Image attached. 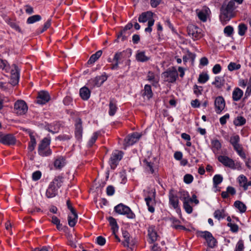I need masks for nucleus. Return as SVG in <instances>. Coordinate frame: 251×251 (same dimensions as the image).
Returning <instances> with one entry per match:
<instances>
[{
	"instance_id": "13d9d810",
	"label": "nucleus",
	"mask_w": 251,
	"mask_h": 251,
	"mask_svg": "<svg viewBox=\"0 0 251 251\" xmlns=\"http://www.w3.org/2000/svg\"><path fill=\"white\" fill-rule=\"evenodd\" d=\"M115 192V189L114 187L112 186H108L106 188V193L108 196H112L114 194Z\"/></svg>"
},
{
	"instance_id": "0e129e2a",
	"label": "nucleus",
	"mask_w": 251,
	"mask_h": 251,
	"mask_svg": "<svg viewBox=\"0 0 251 251\" xmlns=\"http://www.w3.org/2000/svg\"><path fill=\"white\" fill-rule=\"evenodd\" d=\"M122 56V52H119L115 53L113 60L115 62H119V60L121 59Z\"/></svg>"
},
{
	"instance_id": "6e6552de",
	"label": "nucleus",
	"mask_w": 251,
	"mask_h": 251,
	"mask_svg": "<svg viewBox=\"0 0 251 251\" xmlns=\"http://www.w3.org/2000/svg\"><path fill=\"white\" fill-rule=\"evenodd\" d=\"M141 136V135L137 132H135L131 135H128L125 139L126 146H129L132 145L140 139Z\"/></svg>"
},
{
	"instance_id": "774afa93",
	"label": "nucleus",
	"mask_w": 251,
	"mask_h": 251,
	"mask_svg": "<svg viewBox=\"0 0 251 251\" xmlns=\"http://www.w3.org/2000/svg\"><path fill=\"white\" fill-rule=\"evenodd\" d=\"M208 63V59L206 57H202L200 60V64L202 66H206Z\"/></svg>"
},
{
	"instance_id": "b1692460",
	"label": "nucleus",
	"mask_w": 251,
	"mask_h": 251,
	"mask_svg": "<svg viewBox=\"0 0 251 251\" xmlns=\"http://www.w3.org/2000/svg\"><path fill=\"white\" fill-rule=\"evenodd\" d=\"M212 84L214 85L217 88L220 89L224 86L225 80L223 78L220 76H216L215 81H213Z\"/></svg>"
},
{
	"instance_id": "f257e3e1",
	"label": "nucleus",
	"mask_w": 251,
	"mask_h": 251,
	"mask_svg": "<svg viewBox=\"0 0 251 251\" xmlns=\"http://www.w3.org/2000/svg\"><path fill=\"white\" fill-rule=\"evenodd\" d=\"M235 2L233 0H230L227 3L224 2L220 8V19L223 24H226L235 15Z\"/></svg>"
},
{
	"instance_id": "412c9836",
	"label": "nucleus",
	"mask_w": 251,
	"mask_h": 251,
	"mask_svg": "<svg viewBox=\"0 0 251 251\" xmlns=\"http://www.w3.org/2000/svg\"><path fill=\"white\" fill-rule=\"evenodd\" d=\"M63 177L61 176H58L54 178L53 181L50 183V185H52L53 187H55V189L57 190L58 188L61 187Z\"/></svg>"
},
{
	"instance_id": "20e7f679",
	"label": "nucleus",
	"mask_w": 251,
	"mask_h": 251,
	"mask_svg": "<svg viewBox=\"0 0 251 251\" xmlns=\"http://www.w3.org/2000/svg\"><path fill=\"white\" fill-rule=\"evenodd\" d=\"M201 233V237L204 238L207 243L208 246L210 248H214L217 243L216 239L212 236V234L209 231H199Z\"/></svg>"
},
{
	"instance_id": "a211bd4d",
	"label": "nucleus",
	"mask_w": 251,
	"mask_h": 251,
	"mask_svg": "<svg viewBox=\"0 0 251 251\" xmlns=\"http://www.w3.org/2000/svg\"><path fill=\"white\" fill-rule=\"evenodd\" d=\"M50 140L47 138H45L42 140L41 143L39 145L38 148L39 153L41 155L44 156V150L50 144Z\"/></svg>"
},
{
	"instance_id": "1a4fd4ad",
	"label": "nucleus",
	"mask_w": 251,
	"mask_h": 251,
	"mask_svg": "<svg viewBox=\"0 0 251 251\" xmlns=\"http://www.w3.org/2000/svg\"><path fill=\"white\" fill-rule=\"evenodd\" d=\"M218 160L224 166L232 169L235 168L234 161L226 156L220 155L218 157Z\"/></svg>"
},
{
	"instance_id": "aec40b11",
	"label": "nucleus",
	"mask_w": 251,
	"mask_h": 251,
	"mask_svg": "<svg viewBox=\"0 0 251 251\" xmlns=\"http://www.w3.org/2000/svg\"><path fill=\"white\" fill-rule=\"evenodd\" d=\"M187 197L185 196V194H183L184 201H183V207L185 211L189 214L191 213L193 211L192 207L190 205L189 200H187V198L189 197L188 194L186 193Z\"/></svg>"
},
{
	"instance_id": "49530a36",
	"label": "nucleus",
	"mask_w": 251,
	"mask_h": 251,
	"mask_svg": "<svg viewBox=\"0 0 251 251\" xmlns=\"http://www.w3.org/2000/svg\"><path fill=\"white\" fill-rule=\"evenodd\" d=\"M224 212H225V211L224 209L222 210H216L214 213V216L216 219L220 220L221 219L222 213Z\"/></svg>"
},
{
	"instance_id": "69168bd1",
	"label": "nucleus",
	"mask_w": 251,
	"mask_h": 251,
	"mask_svg": "<svg viewBox=\"0 0 251 251\" xmlns=\"http://www.w3.org/2000/svg\"><path fill=\"white\" fill-rule=\"evenodd\" d=\"M226 191L228 194H229L231 195H234L236 193V190L234 188L231 186H228L226 188Z\"/></svg>"
},
{
	"instance_id": "c756f323",
	"label": "nucleus",
	"mask_w": 251,
	"mask_h": 251,
	"mask_svg": "<svg viewBox=\"0 0 251 251\" xmlns=\"http://www.w3.org/2000/svg\"><path fill=\"white\" fill-rule=\"evenodd\" d=\"M56 190L55 189V187L52 186V185H49L48 189L46 191V195L48 198H53L56 196Z\"/></svg>"
},
{
	"instance_id": "a878e982",
	"label": "nucleus",
	"mask_w": 251,
	"mask_h": 251,
	"mask_svg": "<svg viewBox=\"0 0 251 251\" xmlns=\"http://www.w3.org/2000/svg\"><path fill=\"white\" fill-rule=\"evenodd\" d=\"M102 54V50H100L92 54L88 61V64H92L97 60Z\"/></svg>"
},
{
	"instance_id": "4d7b16f0",
	"label": "nucleus",
	"mask_w": 251,
	"mask_h": 251,
	"mask_svg": "<svg viewBox=\"0 0 251 251\" xmlns=\"http://www.w3.org/2000/svg\"><path fill=\"white\" fill-rule=\"evenodd\" d=\"M41 176V173L39 171H37L34 172L32 174V179L34 180H37L39 179Z\"/></svg>"
},
{
	"instance_id": "7ed1b4c3",
	"label": "nucleus",
	"mask_w": 251,
	"mask_h": 251,
	"mask_svg": "<svg viewBox=\"0 0 251 251\" xmlns=\"http://www.w3.org/2000/svg\"><path fill=\"white\" fill-rule=\"evenodd\" d=\"M178 73L175 68H170L162 74V77L165 81L173 83L176 81Z\"/></svg>"
},
{
	"instance_id": "bf43d9fd",
	"label": "nucleus",
	"mask_w": 251,
	"mask_h": 251,
	"mask_svg": "<svg viewBox=\"0 0 251 251\" xmlns=\"http://www.w3.org/2000/svg\"><path fill=\"white\" fill-rule=\"evenodd\" d=\"M221 67L219 64H216L212 69V72L215 74L219 73L221 71Z\"/></svg>"
},
{
	"instance_id": "e433bc0d",
	"label": "nucleus",
	"mask_w": 251,
	"mask_h": 251,
	"mask_svg": "<svg viewBox=\"0 0 251 251\" xmlns=\"http://www.w3.org/2000/svg\"><path fill=\"white\" fill-rule=\"evenodd\" d=\"M212 150L214 151H218L221 148V144L220 141L217 140H214L212 141Z\"/></svg>"
},
{
	"instance_id": "f704fd0d",
	"label": "nucleus",
	"mask_w": 251,
	"mask_h": 251,
	"mask_svg": "<svg viewBox=\"0 0 251 251\" xmlns=\"http://www.w3.org/2000/svg\"><path fill=\"white\" fill-rule=\"evenodd\" d=\"M209 79V76L206 73H202L199 75L198 81L201 83H205Z\"/></svg>"
},
{
	"instance_id": "6e6d98bb",
	"label": "nucleus",
	"mask_w": 251,
	"mask_h": 251,
	"mask_svg": "<svg viewBox=\"0 0 251 251\" xmlns=\"http://www.w3.org/2000/svg\"><path fill=\"white\" fill-rule=\"evenodd\" d=\"M106 242V240L103 237L100 236L97 238V243L98 245L100 246H103Z\"/></svg>"
},
{
	"instance_id": "2eb2a0df",
	"label": "nucleus",
	"mask_w": 251,
	"mask_h": 251,
	"mask_svg": "<svg viewBox=\"0 0 251 251\" xmlns=\"http://www.w3.org/2000/svg\"><path fill=\"white\" fill-rule=\"evenodd\" d=\"M188 34L190 36H192L194 39H198L201 37L200 36V32L198 31V28L194 25H191L187 27Z\"/></svg>"
},
{
	"instance_id": "6ab92c4d",
	"label": "nucleus",
	"mask_w": 251,
	"mask_h": 251,
	"mask_svg": "<svg viewBox=\"0 0 251 251\" xmlns=\"http://www.w3.org/2000/svg\"><path fill=\"white\" fill-rule=\"evenodd\" d=\"M90 90L86 87L81 88L79 91V95L83 100H87L90 96Z\"/></svg>"
},
{
	"instance_id": "cd10ccee",
	"label": "nucleus",
	"mask_w": 251,
	"mask_h": 251,
	"mask_svg": "<svg viewBox=\"0 0 251 251\" xmlns=\"http://www.w3.org/2000/svg\"><path fill=\"white\" fill-rule=\"evenodd\" d=\"M234 205L241 213H244L246 211L247 207L246 205L241 201H235Z\"/></svg>"
},
{
	"instance_id": "c03bdc74",
	"label": "nucleus",
	"mask_w": 251,
	"mask_h": 251,
	"mask_svg": "<svg viewBox=\"0 0 251 251\" xmlns=\"http://www.w3.org/2000/svg\"><path fill=\"white\" fill-rule=\"evenodd\" d=\"M149 236L151 241V243H153L157 239V233L154 231H152L151 232H150V231L149 230Z\"/></svg>"
},
{
	"instance_id": "58836bf2",
	"label": "nucleus",
	"mask_w": 251,
	"mask_h": 251,
	"mask_svg": "<svg viewBox=\"0 0 251 251\" xmlns=\"http://www.w3.org/2000/svg\"><path fill=\"white\" fill-rule=\"evenodd\" d=\"M241 68V65L238 64H237L234 62H230L228 65V69L230 71H233L234 70H237Z\"/></svg>"
},
{
	"instance_id": "4c0bfd02",
	"label": "nucleus",
	"mask_w": 251,
	"mask_h": 251,
	"mask_svg": "<svg viewBox=\"0 0 251 251\" xmlns=\"http://www.w3.org/2000/svg\"><path fill=\"white\" fill-rule=\"evenodd\" d=\"M223 179V177L220 175H215L213 179L214 185L216 187L222 182Z\"/></svg>"
},
{
	"instance_id": "a18cd8bd",
	"label": "nucleus",
	"mask_w": 251,
	"mask_h": 251,
	"mask_svg": "<svg viewBox=\"0 0 251 251\" xmlns=\"http://www.w3.org/2000/svg\"><path fill=\"white\" fill-rule=\"evenodd\" d=\"M143 162L145 163V165L147 166V167L149 168L148 171H150L151 173L153 174L154 173V170L153 169V163L151 162H149L146 159H145L143 160Z\"/></svg>"
},
{
	"instance_id": "e2e57ef3",
	"label": "nucleus",
	"mask_w": 251,
	"mask_h": 251,
	"mask_svg": "<svg viewBox=\"0 0 251 251\" xmlns=\"http://www.w3.org/2000/svg\"><path fill=\"white\" fill-rule=\"evenodd\" d=\"M161 1V0H150V3L152 7H156Z\"/></svg>"
},
{
	"instance_id": "09e8293b",
	"label": "nucleus",
	"mask_w": 251,
	"mask_h": 251,
	"mask_svg": "<svg viewBox=\"0 0 251 251\" xmlns=\"http://www.w3.org/2000/svg\"><path fill=\"white\" fill-rule=\"evenodd\" d=\"M193 180V176L190 174H186L184 176V181L186 184L191 183Z\"/></svg>"
},
{
	"instance_id": "f8f14e48",
	"label": "nucleus",
	"mask_w": 251,
	"mask_h": 251,
	"mask_svg": "<svg viewBox=\"0 0 251 251\" xmlns=\"http://www.w3.org/2000/svg\"><path fill=\"white\" fill-rule=\"evenodd\" d=\"M15 138L11 134H6L0 139V142L4 145H11L15 143Z\"/></svg>"
},
{
	"instance_id": "393cba45",
	"label": "nucleus",
	"mask_w": 251,
	"mask_h": 251,
	"mask_svg": "<svg viewBox=\"0 0 251 251\" xmlns=\"http://www.w3.org/2000/svg\"><path fill=\"white\" fill-rule=\"evenodd\" d=\"M136 58L139 62H146L150 59V57L145 55V51L138 52L136 54Z\"/></svg>"
},
{
	"instance_id": "338daca9",
	"label": "nucleus",
	"mask_w": 251,
	"mask_h": 251,
	"mask_svg": "<svg viewBox=\"0 0 251 251\" xmlns=\"http://www.w3.org/2000/svg\"><path fill=\"white\" fill-rule=\"evenodd\" d=\"M174 157L176 160H180L182 157V153L180 151H176L174 154Z\"/></svg>"
},
{
	"instance_id": "423d86ee",
	"label": "nucleus",
	"mask_w": 251,
	"mask_h": 251,
	"mask_svg": "<svg viewBox=\"0 0 251 251\" xmlns=\"http://www.w3.org/2000/svg\"><path fill=\"white\" fill-rule=\"evenodd\" d=\"M14 110L18 114H24L27 111V106L24 100H18L15 103Z\"/></svg>"
},
{
	"instance_id": "72a5a7b5",
	"label": "nucleus",
	"mask_w": 251,
	"mask_h": 251,
	"mask_svg": "<svg viewBox=\"0 0 251 251\" xmlns=\"http://www.w3.org/2000/svg\"><path fill=\"white\" fill-rule=\"evenodd\" d=\"M41 19V17L39 15H35L29 17L27 19V23L32 24L36 22L39 21Z\"/></svg>"
},
{
	"instance_id": "5701e85b",
	"label": "nucleus",
	"mask_w": 251,
	"mask_h": 251,
	"mask_svg": "<svg viewBox=\"0 0 251 251\" xmlns=\"http://www.w3.org/2000/svg\"><path fill=\"white\" fill-rule=\"evenodd\" d=\"M243 92L239 88H236L234 89L232 94V99L234 101H238L242 97Z\"/></svg>"
},
{
	"instance_id": "0eeeda50",
	"label": "nucleus",
	"mask_w": 251,
	"mask_h": 251,
	"mask_svg": "<svg viewBox=\"0 0 251 251\" xmlns=\"http://www.w3.org/2000/svg\"><path fill=\"white\" fill-rule=\"evenodd\" d=\"M122 152L116 151L114 152L110 158L109 164L111 169H114L118 162L122 159Z\"/></svg>"
},
{
	"instance_id": "4468645a",
	"label": "nucleus",
	"mask_w": 251,
	"mask_h": 251,
	"mask_svg": "<svg viewBox=\"0 0 251 251\" xmlns=\"http://www.w3.org/2000/svg\"><path fill=\"white\" fill-rule=\"evenodd\" d=\"M82 121L80 119L77 120L75 124V136L77 139H80L82 136Z\"/></svg>"
},
{
	"instance_id": "680f3d73",
	"label": "nucleus",
	"mask_w": 251,
	"mask_h": 251,
	"mask_svg": "<svg viewBox=\"0 0 251 251\" xmlns=\"http://www.w3.org/2000/svg\"><path fill=\"white\" fill-rule=\"evenodd\" d=\"M9 25H10V26L12 28L15 29V30H16L18 32H21V33L22 32V31H21V29L20 27L15 23L10 22L9 23Z\"/></svg>"
},
{
	"instance_id": "39448f33",
	"label": "nucleus",
	"mask_w": 251,
	"mask_h": 251,
	"mask_svg": "<svg viewBox=\"0 0 251 251\" xmlns=\"http://www.w3.org/2000/svg\"><path fill=\"white\" fill-rule=\"evenodd\" d=\"M12 67L13 68V69H12L11 71L10 83L11 85L15 86L17 85L19 82L20 77V70L15 64H13L12 65Z\"/></svg>"
},
{
	"instance_id": "9d476101",
	"label": "nucleus",
	"mask_w": 251,
	"mask_h": 251,
	"mask_svg": "<svg viewBox=\"0 0 251 251\" xmlns=\"http://www.w3.org/2000/svg\"><path fill=\"white\" fill-rule=\"evenodd\" d=\"M50 99V97L47 92L41 91L38 93L37 103L40 104H44L48 102Z\"/></svg>"
},
{
	"instance_id": "c9c22d12",
	"label": "nucleus",
	"mask_w": 251,
	"mask_h": 251,
	"mask_svg": "<svg viewBox=\"0 0 251 251\" xmlns=\"http://www.w3.org/2000/svg\"><path fill=\"white\" fill-rule=\"evenodd\" d=\"M117 109V107L116 104L113 102L112 100H111L109 103V115L110 116H113L115 114Z\"/></svg>"
},
{
	"instance_id": "864d4df0",
	"label": "nucleus",
	"mask_w": 251,
	"mask_h": 251,
	"mask_svg": "<svg viewBox=\"0 0 251 251\" xmlns=\"http://www.w3.org/2000/svg\"><path fill=\"white\" fill-rule=\"evenodd\" d=\"M238 181L240 186L248 182L247 178L244 175H241L238 177Z\"/></svg>"
},
{
	"instance_id": "f03ea898",
	"label": "nucleus",
	"mask_w": 251,
	"mask_h": 251,
	"mask_svg": "<svg viewBox=\"0 0 251 251\" xmlns=\"http://www.w3.org/2000/svg\"><path fill=\"white\" fill-rule=\"evenodd\" d=\"M115 211L119 214L126 215L129 219L135 218V214L132 212L130 208L123 203H120L114 207Z\"/></svg>"
},
{
	"instance_id": "de8ad7c7",
	"label": "nucleus",
	"mask_w": 251,
	"mask_h": 251,
	"mask_svg": "<svg viewBox=\"0 0 251 251\" xmlns=\"http://www.w3.org/2000/svg\"><path fill=\"white\" fill-rule=\"evenodd\" d=\"M99 134V132H96L94 133L93 136H92V137L91 138V139L90 140V141L89 142L88 145L90 147H91L94 144V143L96 142V140L98 138Z\"/></svg>"
},
{
	"instance_id": "603ef678",
	"label": "nucleus",
	"mask_w": 251,
	"mask_h": 251,
	"mask_svg": "<svg viewBox=\"0 0 251 251\" xmlns=\"http://www.w3.org/2000/svg\"><path fill=\"white\" fill-rule=\"evenodd\" d=\"M227 226L230 227V230L233 232H236L238 231L239 227L237 225L235 224H232L231 223H228Z\"/></svg>"
},
{
	"instance_id": "a19ab883",
	"label": "nucleus",
	"mask_w": 251,
	"mask_h": 251,
	"mask_svg": "<svg viewBox=\"0 0 251 251\" xmlns=\"http://www.w3.org/2000/svg\"><path fill=\"white\" fill-rule=\"evenodd\" d=\"M180 221L177 220H173V227L175 228L176 229H183V230H186V228L185 226L181 225H178L177 224L179 223Z\"/></svg>"
},
{
	"instance_id": "473e14b6",
	"label": "nucleus",
	"mask_w": 251,
	"mask_h": 251,
	"mask_svg": "<svg viewBox=\"0 0 251 251\" xmlns=\"http://www.w3.org/2000/svg\"><path fill=\"white\" fill-rule=\"evenodd\" d=\"M144 93L143 95L147 96L149 99L152 96V92L151 89V86L149 85H146L144 87Z\"/></svg>"
},
{
	"instance_id": "c85d7f7f",
	"label": "nucleus",
	"mask_w": 251,
	"mask_h": 251,
	"mask_svg": "<svg viewBox=\"0 0 251 251\" xmlns=\"http://www.w3.org/2000/svg\"><path fill=\"white\" fill-rule=\"evenodd\" d=\"M110 225L111 226L113 234L118 230V226L116 220L112 217H109L108 219Z\"/></svg>"
},
{
	"instance_id": "8fccbe9b",
	"label": "nucleus",
	"mask_w": 251,
	"mask_h": 251,
	"mask_svg": "<svg viewBox=\"0 0 251 251\" xmlns=\"http://www.w3.org/2000/svg\"><path fill=\"white\" fill-rule=\"evenodd\" d=\"M233 31V28L230 25L226 26L224 29V33L228 36H230L232 34Z\"/></svg>"
},
{
	"instance_id": "f3484780",
	"label": "nucleus",
	"mask_w": 251,
	"mask_h": 251,
	"mask_svg": "<svg viewBox=\"0 0 251 251\" xmlns=\"http://www.w3.org/2000/svg\"><path fill=\"white\" fill-rule=\"evenodd\" d=\"M153 13L151 11L143 12L139 15L138 21L140 23H145L153 17Z\"/></svg>"
},
{
	"instance_id": "dca6fc26",
	"label": "nucleus",
	"mask_w": 251,
	"mask_h": 251,
	"mask_svg": "<svg viewBox=\"0 0 251 251\" xmlns=\"http://www.w3.org/2000/svg\"><path fill=\"white\" fill-rule=\"evenodd\" d=\"M169 202L174 208H176L178 205V199L177 197L174 195V190L171 189L169 192Z\"/></svg>"
},
{
	"instance_id": "4be33fe9",
	"label": "nucleus",
	"mask_w": 251,
	"mask_h": 251,
	"mask_svg": "<svg viewBox=\"0 0 251 251\" xmlns=\"http://www.w3.org/2000/svg\"><path fill=\"white\" fill-rule=\"evenodd\" d=\"M129 35L126 32L124 31V30L122 29L119 33L117 34V39L115 40L114 42L118 43L119 42V39L121 38L122 41H124L127 39L128 36Z\"/></svg>"
},
{
	"instance_id": "2f4dec72",
	"label": "nucleus",
	"mask_w": 251,
	"mask_h": 251,
	"mask_svg": "<svg viewBox=\"0 0 251 251\" xmlns=\"http://www.w3.org/2000/svg\"><path fill=\"white\" fill-rule=\"evenodd\" d=\"M246 119L242 116H238L233 121L234 124L236 126H241L246 123Z\"/></svg>"
},
{
	"instance_id": "5fc2aeb1",
	"label": "nucleus",
	"mask_w": 251,
	"mask_h": 251,
	"mask_svg": "<svg viewBox=\"0 0 251 251\" xmlns=\"http://www.w3.org/2000/svg\"><path fill=\"white\" fill-rule=\"evenodd\" d=\"M199 18L202 22H205L207 20V17L203 11H200L198 13Z\"/></svg>"
},
{
	"instance_id": "9b49d317",
	"label": "nucleus",
	"mask_w": 251,
	"mask_h": 251,
	"mask_svg": "<svg viewBox=\"0 0 251 251\" xmlns=\"http://www.w3.org/2000/svg\"><path fill=\"white\" fill-rule=\"evenodd\" d=\"M214 104L216 108V112L217 113H220L225 106V101L224 98L221 96H219L216 98Z\"/></svg>"
},
{
	"instance_id": "7c9ffc66",
	"label": "nucleus",
	"mask_w": 251,
	"mask_h": 251,
	"mask_svg": "<svg viewBox=\"0 0 251 251\" xmlns=\"http://www.w3.org/2000/svg\"><path fill=\"white\" fill-rule=\"evenodd\" d=\"M123 237L125 238V241L123 242L122 244L125 247H128L129 244L130 235L126 231H123Z\"/></svg>"
},
{
	"instance_id": "ddd939ff",
	"label": "nucleus",
	"mask_w": 251,
	"mask_h": 251,
	"mask_svg": "<svg viewBox=\"0 0 251 251\" xmlns=\"http://www.w3.org/2000/svg\"><path fill=\"white\" fill-rule=\"evenodd\" d=\"M69 210L73 215V217L71 215H68V224L71 227H74L75 225L77 222L78 215L76 212L75 211V210L73 207Z\"/></svg>"
},
{
	"instance_id": "bb28decb",
	"label": "nucleus",
	"mask_w": 251,
	"mask_h": 251,
	"mask_svg": "<svg viewBox=\"0 0 251 251\" xmlns=\"http://www.w3.org/2000/svg\"><path fill=\"white\" fill-rule=\"evenodd\" d=\"M65 159L63 157H60L56 159L54 162V166L56 169L62 168L65 164Z\"/></svg>"
},
{
	"instance_id": "052dcab7",
	"label": "nucleus",
	"mask_w": 251,
	"mask_h": 251,
	"mask_svg": "<svg viewBox=\"0 0 251 251\" xmlns=\"http://www.w3.org/2000/svg\"><path fill=\"white\" fill-rule=\"evenodd\" d=\"M244 249V244L242 240H240L237 245L235 251H243Z\"/></svg>"
},
{
	"instance_id": "79ce46f5",
	"label": "nucleus",
	"mask_w": 251,
	"mask_h": 251,
	"mask_svg": "<svg viewBox=\"0 0 251 251\" xmlns=\"http://www.w3.org/2000/svg\"><path fill=\"white\" fill-rule=\"evenodd\" d=\"M239 136L237 135H235L230 137V143L233 146H234V145L239 144Z\"/></svg>"
},
{
	"instance_id": "ea45409f",
	"label": "nucleus",
	"mask_w": 251,
	"mask_h": 251,
	"mask_svg": "<svg viewBox=\"0 0 251 251\" xmlns=\"http://www.w3.org/2000/svg\"><path fill=\"white\" fill-rule=\"evenodd\" d=\"M238 29V34L241 36H243L247 30V26L246 25L241 24L239 25Z\"/></svg>"
},
{
	"instance_id": "3c124183",
	"label": "nucleus",
	"mask_w": 251,
	"mask_h": 251,
	"mask_svg": "<svg viewBox=\"0 0 251 251\" xmlns=\"http://www.w3.org/2000/svg\"><path fill=\"white\" fill-rule=\"evenodd\" d=\"M36 140L35 138H33L32 139H30V142L29 144L28 149L30 151H32L35 148V146L36 145Z\"/></svg>"
},
{
	"instance_id": "37998d69",
	"label": "nucleus",
	"mask_w": 251,
	"mask_h": 251,
	"mask_svg": "<svg viewBox=\"0 0 251 251\" xmlns=\"http://www.w3.org/2000/svg\"><path fill=\"white\" fill-rule=\"evenodd\" d=\"M145 201H146L147 205L148 206L149 211L151 213L154 212V207L150 205V202L152 201V199L151 197H148L145 199Z\"/></svg>"
}]
</instances>
